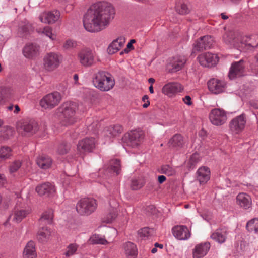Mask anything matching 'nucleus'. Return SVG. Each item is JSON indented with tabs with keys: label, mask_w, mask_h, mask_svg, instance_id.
I'll return each mask as SVG.
<instances>
[{
	"label": "nucleus",
	"mask_w": 258,
	"mask_h": 258,
	"mask_svg": "<svg viewBox=\"0 0 258 258\" xmlns=\"http://www.w3.org/2000/svg\"><path fill=\"white\" fill-rule=\"evenodd\" d=\"M114 15V9L110 3L97 2L92 5L84 15V27L88 32H100L108 27Z\"/></svg>",
	"instance_id": "nucleus-1"
},
{
	"label": "nucleus",
	"mask_w": 258,
	"mask_h": 258,
	"mask_svg": "<svg viewBox=\"0 0 258 258\" xmlns=\"http://www.w3.org/2000/svg\"><path fill=\"white\" fill-rule=\"evenodd\" d=\"M225 42L233 47L240 49L244 47V45L247 47L248 49L254 48L258 46V36L253 35L249 38V40H255L254 42H248L247 40L244 42L241 34L237 31H230L224 36Z\"/></svg>",
	"instance_id": "nucleus-2"
},
{
	"label": "nucleus",
	"mask_w": 258,
	"mask_h": 258,
	"mask_svg": "<svg viewBox=\"0 0 258 258\" xmlns=\"http://www.w3.org/2000/svg\"><path fill=\"white\" fill-rule=\"evenodd\" d=\"M93 83L95 87L102 91H107L114 86L115 81L109 73L99 71L96 73L93 79Z\"/></svg>",
	"instance_id": "nucleus-3"
},
{
	"label": "nucleus",
	"mask_w": 258,
	"mask_h": 258,
	"mask_svg": "<svg viewBox=\"0 0 258 258\" xmlns=\"http://www.w3.org/2000/svg\"><path fill=\"white\" fill-rule=\"evenodd\" d=\"M81 107L82 105L72 101H67L61 105L59 110L65 125L72 124L76 121L75 114Z\"/></svg>",
	"instance_id": "nucleus-4"
},
{
	"label": "nucleus",
	"mask_w": 258,
	"mask_h": 258,
	"mask_svg": "<svg viewBox=\"0 0 258 258\" xmlns=\"http://www.w3.org/2000/svg\"><path fill=\"white\" fill-rule=\"evenodd\" d=\"M97 207L96 200L93 198H85L80 199L76 205V211L81 215H90Z\"/></svg>",
	"instance_id": "nucleus-5"
},
{
	"label": "nucleus",
	"mask_w": 258,
	"mask_h": 258,
	"mask_svg": "<svg viewBox=\"0 0 258 258\" xmlns=\"http://www.w3.org/2000/svg\"><path fill=\"white\" fill-rule=\"evenodd\" d=\"M30 210L23 204L21 201H18L16 204L12 213L9 216L7 220L4 223L5 226H7L8 222L12 220L15 223L20 222L29 213Z\"/></svg>",
	"instance_id": "nucleus-6"
},
{
	"label": "nucleus",
	"mask_w": 258,
	"mask_h": 258,
	"mask_svg": "<svg viewBox=\"0 0 258 258\" xmlns=\"http://www.w3.org/2000/svg\"><path fill=\"white\" fill-rule=\"evenodd\" d=\"M62 99L61 94L54 91L45 95L40 101V106L44 109H51L57 106Z\"/></svg>",
	"instance_id": "nucleus-7"
},
{
	"label": "nucleus",
	"mask_w": 258,
	"mask_h": 258,
	"mask_svg": "<svg viewBox=\"0 0 258 258\" xmlns=\"http://www.w3.org/2000/svg\"><path fill=\"white\" fill-rule=\"evenodd\" d=\"M77 59L81 66L89 68L96 63L95 55L90 49L84 48L77 53Z\"/></svg>",
	"instance_id": "nucleus-8"
},
{
	"label": "nucleus",
	"mask_w": 258,
	"mask_h": 258,
	"mask_svg": "<svg viewBox=\"0 0 258 258\" xmlns=\"http://www.w3.org/2000/svg\"><path fill=\"white\" fill-rule=\"evenodd\" d=\"M144 137V134L142 131L135 130L126 134L122 139L127 146L136 148L141 143Z\"/></svg>",
	"instance_id": "nucleus-9"
},
{
	"label": "nucleus",
	"mask_w": 258,
	"mask_h": 258,
	"mask_svg": "<svg viewBox=\"0 0 258 258\" xmlns=\"http://www.w3.org/2000/svg\"><path fill=\"white\" fill-rule=\"evenodd\" d=\"M61 56L56 53H47L43 58V66L48 71H52L58 67L60 63Z\"/></svg>",
	"instance_id": "nucleus-10"
},
{
	"label": "nucleus",
	"mask_w": 258,
	"mask_h": 258,
	"mask_svg": "<svg viewBox=\"0 0 258 258\" xmlns=\"http://www.w3.org/2000/svg\"><path fill=\"white\" fill-rule=\"evenodd\" d=\"M209 118L211 123L216 126L223 125L227 119L226 112L220 108L212 109L209 113Z\"/></svg>",
	"instance_id": "nucleus-11"
},
{
	"label": "nucleus",
	"mask_w": 258,
	"mask_h": 258,
	"mask_svg": "<svg viewBox=\"0 0 258 258\" xmlns=\"http://www.w3.org/2000/svg\"><path fill=\"white\" fill-rule=\"evenodd\" d=\"M246 122L245 115L242 114L232 119L229 123L230 130L233 134H238L245 128Z\"/></svg>",
	"instance_id": "nucleus-12"
},
{
	"label": "nucleus",
	"mask_w": 258,
	"mask_h": 258,
	"mask_svg": "<svg viewBox=\"0 0 258 258\" xmlns=\"http://www.w3.org/2000/svg\"><path fill=\"white\" fill-rule=\"evenodd\" d=\"M244 61L241 59L238 61L233 62L229 70L228 76L230 79H234L237 77L243 76L245 74Z\"/></svg>",
	"instance_id": "nucleus-13"
},
{
	"label": "nucleus",
	"mask_w": 258,
	"mask_h": 258,
	"mask_svg": "<svg viewBox=\"0 0 258 258\" xmlns=\"http://www.w3.org/2000/svg\"><path fill=\"white\" fill-rule=\"evenodd\" d=\"M197 58L201 66L207 68L215 66L219 61L217 54L209 52L202 53Z\"/></svg>",
	"instance_id": "nucleus-14"
},
{
	"label": "nucleus",
	"mask_w": 258,
	"mask_h": 258,
	"mask_svg": "<svg viewBox=\"0 0 258 258\" xmlns=\"http://www.w3.org/2000/svg\"><path fill=\"white\" fill-rule=\"evenodd\" d=\"M214 43L213 38L210 35L201 37L194 44V50L202 51L211 48Z\"/></svg>",
	"instance_id": "nucleus-15"
},
{
	"label": "nucleus",
	"mask_w": 258,
	"mask_h": 258,
	"mask_svg": "<svg viewBox=\"0 0 258 258\" xmlns=\"http://www.w3.org/2000/svg\"><path fill=\"white\" fill-rule=\"evenodd\" d=\"M120 162L118 159H112L109 162V166L105 170H100V173H104V178H107L112 176L117 175L119 174Z\"/></svg>",
	"instance_id": "nucleus-16"
},
{
	"label": "nucleus",
	"mask_w": 258,
	"mask_h": 258,
	"mask_svg": "<svg viewBox=\"0 0 258 258\" xmlns=\"http://www.w3.org/2000/svg\"><path fill=\"white\" fill-rule=\"evenodd\" d=\"M208 89L212 93L217 94L223 92L226 88L225 81L216 78L210 79L207 82Z\"/></svg>",
	"instance_id": "nucleus-17"
},
{
	"label": "nucleus",
	"mask_w": 258,
	"mask_h": 258,
	"mask_svg": "<svg viewBox=\"0 0 258 258\" xmlns=\"http://www.w3.org/2000/svg\"><path fill=\"white\" fill-rule=\"evenodd\" d=\"M172 233L175 237L180 240H186L191 236V232L187 226L177 225L172 228Z\"/></svg>",
	"instance_id": "nucleus-18"
},
{
	"label": "nucleus",
	"mask_w": 258,
	"mask_h": 258,
	"mask_svg": "<svg viewBox=\"0 0 258 258\" xmlns=\"http://www.w3.org/2000/svg\"><path fill=\"white\" fill-rule=\"evenodd\" d=\"M95 147V141L93 138H86L77 144V149L81 153L91 152Z\"/></svg>",
	"instance_id": "nucleus-19"
},
{
	"label": "nucleus",
	"mask_w": 258,
	"mask_h": 258,
	"mask_svg": "<svg viewBox=\"0 0 258 258\" xmlns=\"http://www.w3.org/2000/svg\"><path fill=\"white\" fill-rule=\"evenodd\" d=\"M183 90V86L177 82H171L165 84L162 90L165 95L171 97L181 92Z\"/></svg>",
	"instance_id": "nucleus-20"
},
{
	"label": "nucleus",
	"mask_w": 258,
	"mask_h": 258,
	"mask_svg": "<svg viewBox=\"0 0 258 258\" xmlns=\"http://www.w3.org/2000/svg\"><path fill=\"white\" fill-rule=\"evenodd\" d=\"M60 14L58 10L45 12L41 15L39 18L41 22L45 23L53 24L60 18Z\"/></svg>",
	"instance_id": "nucleus-21"
},
{
	"label": "nucleus",
	"mask_w": 258,
	"mask_h": 258,
	"mask_svg": "<svg viewBox=\"0 0 258 258\" xmlns=\"http://www.w3.org/2000/svg\"><path fill=\"white\" fill-rule=\"evenodd\" d=\"M210 243L208 242L201 243L196 245L192 249L194 258H202L205 256L210 248Z\"/></svg>",
	"instance_id": "nucleus-22"
},
{
	"label": "nucleus",
	"mask_w": 258,
	"mask_h": 258,
	"mask_svg": "<svg viewBox=\"0 0 258 258\" xmlns=\"http://www.w3.org/2000/svg\"><path fill=\"white\" fill-rule=\"evenodd\" d=\"M186 58L184 56H176L173 57L168 65L169 70L172 72H176L180 70L185 64Z\"/></svg>",
	"instance_id": "nucleus-23"
},
{
	"label": "nucleus",
	"mask_w": 258,
	"mask_h": 258,
	"mask_svg": "<svg viewBox=\"0 0 258 258\" xmlns=\"http://www.w3.org/2000/svg\"><path fill=\"white\" fill-rule=\"evenodd\" d=\"M236 203L240 208L244 210H250L251 208V197L245 193H240L237 196Z\"/></svg>",
	"instance_id": "nucleus-24"
},
{
	"label": "nucleus",
	"mask_w": 258,
	"mask_h": 258,
	"mask_svg": "<svg viewBox=\"0 0 258 258\" xmlns=\"http://www.w3.org/2000/svg\"><path fill=\"white\" fill-rule=\"evenodd\" d=\"M20 128L25 133L33 134L38 130V124L34 119H26L21 123Z\"/></svg>",
	"instance_id": "nucleus-25"
},
{
	"label": "nucleus",
	"mask_w": 258,
	"mask_h": 258,
	"mask_svg": "<svg viewBox=\"0 0 258 258\" xmlns=\"http://www.w3.org/2000/svg\"><path fill=\"white\" fill-rule=\"evenodd\" d=\"M197 180L200 184L206 183L210 178V170L206 166H202L198 169L196 173Z\"/></svg>",
	"instance_id": "nucleus-26"
},
{
	"label": "nucleus",
	"mask_w": 258,
	"mask_h": 258,
	"mask_svg": "<svg viewBox=\"0 0 258 258\" xmlns=\"http://www.w3.org/2000/svg\"><path fill=\"white\" fill-rule=\"evenodd\" d=\"M39 46L35 43L26 44L23 49L24 56L28 58H33L39 54Z\"/></svg>",
	"instance_id": "nucleus-27"
},
{
	"label": "nucleus",
	"mask_w": 258,
	"mask_h": 258,
	"mask_svg": "<svg viewBox=\"0 0 258 258\" xmlns=\"http://www.w3.org/2000/svg\"><path fill=\"white\" fill-rule=\"evenodd\" d=\"M36 192L40 196H51L55 191V187L49 182L44 183L38 185L36 188Z\"/></svg>",
	"instance_id": "nucleus-28"
},
{
	"label": "nucleus",
	"mask_w": 258,
	"mask_h": 258,
	"mask_svg": "<svg viewBox=\"0 0 258 258\" xmlns=\"http://www.w3.org/2000/svg\"><path fill=\"white\" fill-rule=\"evenodd\" d=\"M36 162L40 168L46 170L51 167L52 160L47 155H42L37 158Z\"/></svg>",
	"instance_id": "nucleus-29"
},
{
	"label": "nucleus",
	"mask_w": 258,
	"mask_h": 258,
	"mask_svg": "<svg viewBox=\"0 0 258 258\" xmlns=\"http://www.w3.org/2000/svg\"><path fill=\"white\" fill-rule=\"evenodd\" d=\"M123 248L126 256L128 258H136L137 255L136 245L131 242H127L123 245Z\"/></svg>",
	"instance_id": "nucleus-30"
},
{
	"label": "nucleus",
	"mask_w": 258,
	"mask_h": 258,
	"mask_svg": "<svg viewBox=\"0 0 258 258\" xmlns=\"http://www.w3.org/2000/svg\"><path fill=\"white\" fill-rule=\"evenodd\" d=\"M23 258H36V253L35 243L32 241H29L26 245L23 254Z\"/></svg>",
	"instance_id": "nucleus-31"
},
{
	"label": "nucleus",
	"mask_w": 258,
	"mask_h": 258,
	"mask_svg": "<svg viewBox=\"0 0 258 258\" xmlns=\"http://www.w3.org/2000/svg\"><path fill=\"white\" fill-rule=\"evenodd\" d=\"M227 237V231L224 228L218 229L211 236V237L220 243L225 242Z\"/></svg>",
	"instance_id": "nucleus-32"
},
{
	"label": "nucleus",
	"mask_w": 258,
	"mask_h": 258,
	"mask_svg": "<svg viewBox=\"0 0 258 258\" xmlns=\"http://www.w3.org/2000/svg\"><path fill=\"white\" fill-rule=\"evenodd\" d=\"M169 146L181 148L184 144L183 137L180 134H175L168 142Z\"/></svg>",
	"instance_id": "nucleus-33"
},
{
	"label": "nucleus",
	"mask_w": 258,
	"mask_h": 258,
	"mask_svg": "<svg viewBox=\"0 0 258 258\" xmlns=\"http://www.w3.org/2000/svg\"><path fill=\"white\" fill-rule=\"evenodd\" d=\"M15 133L13 128L10 126H4L0 130V141L7 140L13 136Z\"/></svg>",
	"instance_id": "nucleus-34"
},
{
	"label": "nucleus",
	"mask_w": 258,
	"mask_h": 258,
	"mask_svg": "<svg viewBox=\"0 0 258 258\" xmlns=\"http://www.w3.org/2000/svg\"><path fill=\"white\" fill-rule=\"evenodd\" d=\"M53 217V211L52 209H49L42 213L39 219L40 222H44V224H51Z\"/></svg>",
	"instance_id": "nucleus-35"
},
{
	"label": "nucleus",
	"mask_w": 258,
	"mask_h": 258,
	"mask_svg": "<svg viewBox=\"0 0 258 258\" xmlns=\"http://www.w3.org/2000/svg\"><path fill=\"white\" fill-rule=\"evenodd\" d=\"M50 237V231L47 227H42L38 232L37 238L41 242L46 241Z\"/></svg>",
	"instance_id": "nucleus-36"
},
{
	"label": "nucleus",
	"mask_w": 258,
	"mask_h": 258,
	"mask_svg": "<svg viewBox=\"0 0 258 258\" xmlns=\"http://www.w3.org/2000/svg\"><path fill=\"white\" fill-rule=\"evenodd\" d=\"M246 229L249 232L258 234V218H253L247 222Z\"/></svg>",
	"instance_id": "nucleus-37"
},
{
	"label": "nucleus",
	"mask_w": 258,
	"mask_h": 258,
	"mask_svg": "<svg viewBox=\"0 0 258 258\" xmlns=\"http://www.w3.org/2000/svg\"><path fill=\"white\" fill-rule=\"evenodd\" d=\"M122 127L120 125H111L107 130V135L110 137H115L121 134Z\"/></svg>",
	"instance_id": "nucleus-38"
},
{
	"label": "nucleus",
	"mask_w": 258,
	"mask_h": 258,
	"mask_svg": "<svg viewBox=\"0 0 258 258\" xmlns=\"http://www.w3.org/2000/svg\"><path fill=\"white\" fill-rule=\"evenodd\" d=\"M89 242L92 244H103L105 245L108 242L107 240L98 234H94L90 238Z\"/></svg>",
	"instance_id": "nucleus-39"
},
{
	"label": "nucleus",
	"mask_w": 258,
	"mask_h": 258,
	"mask_svg": "<svg viewBox=\"0 0 258 258\" xmlns=\"http://www.w3.org/2000/svg\"><path fill=\"white\" fill-rule=\"evenodd\" d=\"M12 155V149L8 146H3L0 148V159L6 160Z\"/></svg>",
	"instance_id": "nucleus-40"
},
{
	"label": "nucleus",
	"mask_w": 258,
	"mask_h": 258,
	"mask_svg": "<svg viewBox=\"0 0 258 258\" xmlns=\"http://www.w3.org/2000/svg\"><path fill=\"white\" fill-rule=\"evenodd\" d=\"M52 31V29L49 26H46L43 29L39 28L37 30V32L39 33L44 34L50 39L54 40L56 37L53 35Z\"/></svg>",
	"instance_id": "nucleus-41"
},
{
	"label": "nucleus",
	"mask_w": 258,
	"mask_h": 258,
	"mask_svg": "<svg viewBox=\"0 0 258 258\" xmlns=\"http://www.w3.org/2000/svg\"><path fill=\"white\" fill-rule=\"evenodd\" d=\"M176 12L180 15H185L189 13L190 10L185 4H178L175 7Z\"/></svg>",
	"instance_id": "nucleus-42"
},
{
	"label": "nucleus",
	"mask_w": 258,
	"mask_h": 258,
	"mask_svg": "<svg viewBox=\"0 0 258 258\" xmlns=\"http://www.w3.org/2000/svg\"><path fill=\"white\" fill-rule=\"evenodd\" d=\"M11 94V90L7 87H0V101L9 97Z\"/></svg>",
	"instance_id": "nucleus-43"
},
{
	"label": "nucleus",
	"mask_w": 258,
	"mask_h": 258,
	"mask_svg": "<svg viewBox=\"0 0 258 258\" xmlns=\"http://www.w3.org/2000/svg\"><path fill=\"white\" fill-rule=\"evenodd\" d=\"M162 173L168 176H172L175 174V170L169 165H165L162 166Z\"/></svg>",
	"instance_id": "nucleus-44"
},
{
	"label": "nucleus",
	"mask_w": 258,
	"mask_h": 258,
	"mask_svg": "<svg viewBox=\"0 0 258 258\" xmlns=\"http://www.w3.org/2000/svg\"><path fill=\"white\" fill-rule=\"evenodd\" d=\"M200 161L199 155L197 154H192L190 158L189 161L188 162L189 168L190 169H194L195 167L196 164L198 163Z\"/></svg>",
	"instance_id": "nucleus-45"
},
{
	"label": "nucleus",
	"mask_w": 258,
	"mask_h": 258,
	"mask_svg": "<svg viewBox=\"0 0 258 258\" xmlns=\"http://www.w3.org/2000/svg\"><path fill=\"white\" fill-rule=\"evenodd\" d=\"M118 46L117 43L114 40L108 46L107 49L108 53L112 54L118 52L120 49Z\"/></svg>",
	"instance_id": "nucleus-46"
},
{
	"label": "nucleus",
	"mask_w": 258,
	"mask_h": 258,
	"mask_svg": "<svg viewBox=\"0 0 258 258\" xmlns=\"http://www.w3.org/2000/svg\"><path fill=\"white\" fill-rule=\"evenodd\" d=\"M77 247L78 246L76 244H71L69 245L67 247V250L64 252V254L67 257L74 254L77 249Z\"/></svg>",
	"instance_id": "nucleus-47"
},
{
	"label": "nucleus",
	"mask_w": 258,
	"mask_h": 258,
	"mask_svg": "<svg viewBox=\"0 0 258 258\" xmlns=\"http://www.w3.org/2000/svg\"><path fill=\"white\" fill-rule=\"evenodd\" d=\"M22 163L20 160H16L12 162L9 167V171L11 173L16 172L21 166Z\"/></svg>",
	"instance_id": "nucleus-48"
},
{
	"label": "nucleus",
	"mask_w": 258,
	"mask_h": 258,
	"mask_svg": "<svg viewBox=\"0 0 258 258\" xmlns=\"http://www.w3.org/2000/svg\"><path fill=\"white\" fill-rule=\"evenodd\" d=\"M143 183L137 179H133L131 181V187L133 190H138L143 186Z\"/></svg>",
	"instance_id": "nucleus-49"
},
{
	"label": "nucleus",
	"mask_w": 258,
	"mask_h": 258,
	"mask_svg": "<svg viewBox=\"0 0 258 258\" xmlns=\"http://www.w3.org/2000/svg\"><path fill=\"white\" fill-rule=\"evenodd\" d=\"M70 149V145L66 143H62L61 144L57 149V152L59 154H66Z\"/></svg>",
	"instance_id": "nucleus-50"
},
{
	"label": "nucleus",
	"mask_w": 258,
	"mask_h": 258,
	"mask_svg": "<svg viewBox=\"0 0 258 258\" xmlns=\"http://www.w3.org/2000/svg\"><path fill=\"white\" fill-rule=\"evenodd\" d=\"M152 231V230L149 227H144L139 230V234L140 235V236L146 237L150 235Z\"/></svg>",
	"instance_id": "nucleus-51"
},
{
	"label": "nucleus",
	"mask_w": 258,
	"mask_h": 258,
	"mask_svg": "<svg viewBox=\"0 0 258 258\" xmlns=\"http://www.w3.org/2000/svg\"><path fill=\"white\" fill-rule=\"evenodd\" d=\"M77 45L76 42L72 40H68L66 41L63 45L65 49H70L75 47Z\"/></svg>",
	"instance_id": "nucleus-52"
},
{
	"label": "nucleus",
	"mask_w": 258,
	"mask_h": 258,
	"mask_svg": "<svg viewBox=\"0 0 258 258\" xmlns=\"http://www.w3.org/2000/svg\"><path fill=\"white\" fill-rule=\"evenodd\" d=\"M258 67V54H256L253 60L250 62V67L252 70H256V67Z\"/></svg>",
	"instance_id": "nucleus-53"
},
{
	"label": "nucleus",
	"mask_w": 258,
	"mask_h": 258,
	"mask_svg": "<svg viewBox=\"0 0 258 258\" xmlns=\"http://www.w3.org/2000/svg\"><path fill=\"white\" fill-rule=\"evenodd\" d=\"M116 214L114 212L112 213H110L107 216V219L105 220V222L107 223H111L113 220L116 218Z\"/></svg>",
	"instance_id": "nucleus-54"
},
{
	"label": "nucleus",
	"mask_w": 258,
	"mask_h": 258,
	"mask_svg": "<svg viewBox=\"0 0 258 258\" xmlns=\"http://www.w3.org/2000/svg\"><path fill=\"white\" fill-rule=\"evenodd\" d=\"M115 42L117 43L118 44L119 47L121 49L124 45V44L125 42V40L124 37H120L115 40Z\"/></svg>",
	"instance_id": "nucleus-55"
},
{
	"label": "nucleus",
	"mask_w": 258,
	"mask_h": 258,
	"mask_svg": "<svg viewBox=\"0 0 258 258\" xmlns=\"http://www.w3.org/2000/svg\"><path fill=\"white\" fill-rule=\"evenodd\" d=\"M156 211V207L154 205H149L146 208V211L149 214H154Z\"/></svg>",
	"instance_id": "nucleus-56"
},
{
	"label": "nucleus",
	"mask_w": 258,
	"mask_h": 258,
	"mask_svg": "<svg viewBox=\"0 0 258 258\" xmlns=\"http://www.w3.org/2000/svg\"><path fill=\"white\" fill-rule=\"evenodd\" d=\"M183 101L187 105L191 104V98L189 96H186L183 98Z\"/></svg>",
	"instance_id": "nucleus-57"
},
{
	"label": "nucleus",
	"mask_w": 258,
	"mask_h": 258,
	"mask_svg": "<svg viewBox=\"0 0 258 258\" xmlns=\"http://www.w3.org/2000/svg\"><path fill=\"white\" fill-rule=\"evenodd\" d=\"M6 182L5 177L3 174H0V187H2Z\"/></svg>",
	"instance_id": "nucleus-58"
},
{
	"label": "nucleus",
	"mask_w": 258,
	"mask_h": 258,
	"mask_svg": "<svg viewBox=\"0 0 258 258\" xmlns=\"http://www.w3.org/2000/svg\"><path fill=\"white\" fill-rule=\"evenodd\" d=\"M250 105L253 108L258 109V101H251Z\"/></svg>",
	"instance_id": "nucleus-59"
},
{
	"label": "nucleus",
	"mask_w": 258,
	"mask_h": 258,
	"mask_svg": "<svg viewBox=\"0 0 258 258\" xmlns=\"http://www.w3.org/2000/svg\"><path fill=\"white\" fill-rule=\"evenodd\" d=\"M166 179V178L164 175H160L158 177V181L159 183L161 184L163 183Z\"/></svg>",
	"instance_id": "nucleus-60"
},
{
	"label": "nucleus",
	"mask_w": 258,
	"mask_h": 258,
	"mask_svg": "<svg viewBox=\"0 0 258 258\" xmlns=\"http://www.w3.org/2000/svg\"><path fill=\"white\" fill-rule=\"evenodd\" d=\"M127 49H133V45L131 44V43H128L127 44V48L125 49L124 50L125 53H128V50H127Z\"/></svg>",
	"instance_id": "nucleus-61"
},
{
	"label": "nucleus",
	"mask_w": 258,
	"mask_h": 258,
	"mask_svg": "<svg viewBox=\"0 0 258 258\" xmlns=\"http://www.w3.org/2000/svg\"><path fill=\"white\" fill-rule=\"evenodd\" d=\"M73 79H74V80L75 81V83L77 84V81L78 80V79H79V77H78V74H74V76H73Z\"/></svg>",
	"instance_id": "nucleus-62"
},
{
	"label": "nucleus",
	"mask_w": 258,
	"mask_h": 258,
	"mask_svg": "<svg viewBox=\"0 0 258 258\" xmlns=\"http://www.w3.org/2000/svg\"><path fill=\"white\" fill-rule=\"evenodd\" d=\"M150 105V102L149 100H147L146 101V102H145L143 105V108H147Z\"/></svg>",
	"instance_id": "nucleus-63"
},
{
	"label": "nucleus",
	"mask_w": 258,
	"mask_h": 258,
	"mask_svg": "<svg viewBox=\"0 0 258 258\" xmlns=\"http://www.w3.org/2000/svg\"><path fill=\"white\" fill-rule=\"evenodd\" d=\"M156 247H159L161 249H162L163 247V245L161 244H159L158 243H155L154 244Z\"/></svg>",
	"instance_id": "nucleus-64"
}]
</instances>
